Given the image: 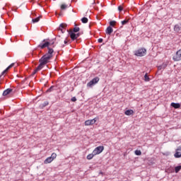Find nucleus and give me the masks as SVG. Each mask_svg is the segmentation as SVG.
I'll use <instances>...</instances> for the list:
<instances>
[{"mask_svg":"<svg viewBox=\"0 0 181 181\" xmlns=\"http://www.w3.org/2000/svg\"><path fill=\"white\" fill-rule=\"evenodd\" d=\"M47 49H48L47 53L44 54L39 59V62H42L45 65H47V63H49V60H50L52 57H53V53H54V50L53 49V48H51L50 47H49Z\"/></svg>","mask_w":181,"mask_h":181,"instance_id":"1","label":"nucleus"},{"mask_svg":"<svg viewBox=\"0 0 181 181\" xmlns=\"http://www.w3.org/2000/svg\"><path fill=\"white\" fill-rule=\"evenodd\" d=\"M134 56H137V57H144V56H146V49L144 47L139 48L134 51Z\"/></svg>","mask_w":181,"mask_h":181,"instance_id":"2","label":"nucleus"},{"mask_svg":"<svg viewBox=\"0 0 181 181\" xmlns=\"http://www.w3.org/2000/svg\"><path fill=\"white\" fill-rule=\"evenodd\" d=\"M50 46V42L46 41V39L43 40L42 42L37 46V48L39 49H45L47 47V49Z\"/></svg>","mask_w":181,"mask_h":181,"instance_id":"3","label":"nucleus"},{"mask_svg":"<svg viewBox=\"0 0 181 181\" xmlns=\"http://www.w3.org/2000/svg\"><path fill=\"white\" fill-rule=\"evenodd\" d=\"M57 156V154H56V153H52L51 156L47 158L45 160L44 163H45V165H47V163H52V162H53V160L56 159Z\"/></svg>","mask_w":181,"mask_h":181,"instance_id":"4","label":"nucleus"},{"mask_svg":"<svg viewBox=\"0 0 181 181\" xmlns=\"http://www.w3.org/2000/svg\"><path fill=\"white\" fill-rule=\"evenodd\" d=\"M99 81L100 78L98 76H96L87 83V87H90V88H91L93 86H95V84H97V83H98Z\"/></svg>","mask_w":181,"mask_h":181,"instance_id":"5","label":"nucleus"},{"mask_svg":"<svg viewBox=\"0 0 181 181\" xmlns=\"http://www.w3.org/2000/svg\"><path fill=\"white\" fill-rule=\"evenodd\" d=\"M40 64L37 66V67L34 70V71L32 74V76H35L37 73V71H40V70H42L46 66L43 62H39Z\"/></svg>","mask_w":181,"mask_h":181,"instance_id":"6","label":"nucleus"},{"mask_svg":"<svg viewBox=\"0 0 181 181\" xmlns=\"http://www.w3.org/2000/svg\"><path fill=\"white\" fill-rule=\"evenodd\" d=\"M173 60L174 62H180L181 60V50L179 49L176 52V54L173 57Z\"/></svg>","mask_w":181,"mask_h":181,"instance_id":"7","label":"nucleus"},{"mask_svg":"<svg viewBox=\"0 0 181 181\" xmlns=\"http://www.w3.org/2000/svg\"><path fill=\"white\" fill-rule=\"evenodd\" d=\"M104 151V146H99L93 150L94 155H100Z\"/></svg>","mask_w":181,"mask_h":181,"instance_id":"8","label":"nucleus"},{"mask_svg":"<svg viewBox=\"0 0 181 181\" xmlns=\"http://www.w3.org/2000/svg\"><path fill=\"white\" fill-rule=\"evenodd\" d=\"M81 35V33H69V36L71 39V40L74 41L76 40L78 37H80V35Z\"/></svg>","mask_w":181,"mask_h":181,"instance_id":"9","label":"nucleus"},{"mask_svg":"<svg viewBox=\"0 0 181 181\" xmlns=\"http://www.w3.org/2000/svg\"><path fill=\"white\" fill-rule=\"evenodd\" d=\"M174 157L177 159H179V158H181V146H178L175 150V153L174 154Z\"/></svg>","mask_w":181,"mask_h":181,"instance_id":"10","label":"nucleus"},{"mask_svg":"<svg viewBox=\"0 0 181 181\" xmlns=\"http://www.w3.org/2000/svg\"><path fill=\"white\" fill-rule=\"evenodd\" d=\"M174 31L175 33H181V23L176 24L174 26Z\"/></svg>","mask_w":181,"mask_h":181,"instance_id":"11","label":"nucleus"},{"mask_svg":"<svg viewBox=\"0 0 181 181\" xmlns=\"http://www.w3.org/2000/svg\"><path fill=\"white\" fill-rule=\"evenodd\" d=\"M97 122V119L95 118L90 119V120H86L85 122V125L88 126V125H94Z\"/></svg>","mask_w":181,"mask_h":181,"instance_id":"12","label":"nucleus"},{"mask_svg":"<svg viewBox=\"0 0 181 181\" xmlns=\"http://www.w3.org/2000/svg\"><path fill=\"white\" fill-rule=\"evenodd\" d=\"M170 107H172V108H175V110H179V108L181 107V105L179 103H171Z\"/></svg>","mask_w":181,"mask_h":181,"instance_id":"13","label":"nucleus"},{"mask_svg":"<svg viewBox=\"0 0 181 181\" xmlns=\"http://www.w3.org/2000/svg\"><path fill=\"white\" fill-rule=\"evenodd\" d=\"M13 91L12 88H7L6 90H5L3 92L2 95H4V97H5L6 95H9V94H11V93Z\"/></svg>","mask_w":181,"mask_h":181,"instance_id":"14","label":"nucleus"},{"mask_svg":"<svg viewBox=\"0 0 181 181\" xmlns=\"http://www.w3.org/2000/svg\"><path fill=\"white\" fill-rule=\"evenodd\" d=\"M112 32H114V29H112V27L108 26L106 28V30H105L106 35H111V33H112Z\"/></svg>","mask_w":181,"mask_h":181,"instance_id":"15","label":"nucleus"},{"mask_svg":"<svg viewBox=\"0 0 181 181\" xmlns=\"http://www.w3.org/2000/svg\"><path fill=\"white\" fill-rule=\"evenodd\" d=\"M66 26H67V24H66V23H61L59 25V30H61V32L62 33H64V31H63V29H66Z\"/></svg>","mask_w":181,"mask_h":181,"instance_id":"16","label":"nucleus"},{"mask_svg":"<svg viewBox=\"0 0 181 181\" xmlns=\"http://www.w3.org/2000/svg\"><path fill=\"white\" fill-rule=\"evenodd\" d=\"M67 32L69 33V35H70V33H78V32H80V28L75 27L72 31L67 30Z\"/></svg>","mask_w":181,"mask_h":181,"instance_id":"17","label":"nucleus"},{"mask_svg":"<svg viewBox=\"0 0 181 181\" xmlns=\"http://www.w3.org/2000/svg\"><path fill=\"white\" fill-rule=\"evenodd\" d=\"M94 156H95V154H94V151H93L92 153H90L87 156L86 159H88V160H91Z\"/></svg>","mask_w":181,"mask_h":181,"instance_id":"18","label":"nucleus"},{"mask_svg":"<svg viewBox=\"0 0 181 181\" xmlns=\"http://www.w3.org/2000/svg\"><path fill=\"white\" fill-rule=\"evenodd\" d=\"M125 115H134V110H127L124 112Z\"/></svg>","mask_w":181,"mask_h":181,"instance_id":"19","label":"nucleus"},{"mask_svg":"<svg viewBox=\"0 0 181 181\" xmlns=\"http://www.w3.org/2000/svg\"><path fill=\"white\" fill-rule=\"evenodd\" d=\"M166 67H168V64H163L158 66V70H162L163 69H166Z\"/></svg>","mask_w":181,"mask_h":181,"instance_id":"20","label":"nucleus"},{"mask_svg":"<svg viewBox=\"0 0 181 181\" xmlns=\"http://www.w3.org/2000/svg\"><path fill=\"white\" fill-rule=\"evenodd\" d=\"M109 25H110L109 26H110V28H115V25H117V21H110Z\"/></svg>","mask_w":181,"mask_h":181,"instance_id":"21","label":"nucleus"},{"mask_svg":"<svg viewBox=\"0 0 181 181\" xmlns=\"http://www.w3.org/2000/svg\"><path fill=\"white\" fill-rule=\"evenodd\" d=\"M47 105H49V102L45 101L43 103L40 105V107L43 109V108H45V107H47Z\"/></svg>","mask_w":181,"mask_h":181,"instance_id":"22","label":"nucleus"},{"mask_svg":"<svg viewBox=\"0 0 181 181\" xmlns=\"http://www.w3.org/2000/svg\"><path fill=\"white\" fill-rule=\"evenodd\" d=\"M128 22H129V18L128 17H127L125 20H124L121 22V23H122V26H124V25H127V23H128Z\"/></svg>","mask_w":181,"mask_h":181,"instance_id":"23","label":"nucleus"},{"mask_svg":"<svg viewBox=\"0 0 181 181\" xmlns=\"http://www.w3.org/2000/svg\"><path fill=\"white\" fill-rule=\"evenodd\" d=\"M39 21H40V16H38L35 18L32 19L33 23H37V22H39Z\"/></svg>","mask_w":181,"mask_h":181,"instance_id":"24","label":"nucleus"},{"mask_svg":"<svg viewBox=\"0 0 181 181\" xmlns=\"http://www.w3.org/2000/svg\"><path fill=\"white\" fill-rule=\"evenodd\" d=\"M180 170H181V165L175 167V173H179V172H180Z\"/></svg>","mask_w":181,"mask_h":181,"instance_id":"25","label":"nucleus"},{"mask_svg":"<svg viewBox=\"0 0 181 181\" xmlns=\"http://www.w3.org/2000/svg\"><path fill=\"white\" fill-rule=\"evenodd\" d=\"M54 88H56V86H52L49 88L47 90V93H52V91L54 90Z\"/></svg>","mask_w":181,"mask_h":181,"instance_id":"26","label":"nucleus"},{"mask_svg":"<svg viewBox=\"0 0 181 181\" xmlns=\"http://www.w3.org/2000/svg\"><path fill=\"white\" fill-rule=\"evenodd\" d=\"M81 21L82 23H88V18H87V17H83Z\"/></svg>","mask_w":181,"mask_h":181,"instance_id":"27","label":"nucleus"},{"mask_svg":"<svg viewBox=\"0 0 181 181\" xmlns=\"http://www.w3.org/2000/svg\"><path fill=\"white\" fill-rule=\"evenodd\" d=\"M144 81H151V78L148 76V73L144 75Z\"/></svg>","mask_w":181,"mask_h":181,"instance_id":"28","label":"nucleus"},{"mask_svg":"<svg viewBox=\"0 0 181 181\" xmlns=\"http://www.w3.org/2000/svg\"><path fill=\"white\" fill-rule=\"evenodd\" d=\"M134 153L136 156H141L142 155V152L140 150H136Z\"/></svg>","mask_w":181,"mask_h":181,"instance_id":"29","label":"nucleus"},{"mask_svg":"<svg viewBox=\"0 0 181 181\" xmlns=\"http://www.w3.org/2000/svg\"><path fill=\"white\" fill-rule=\"evenodd\" d=\"M67 8V5H66V4H62V6H61V9H62V11H64V10H66Z\"/></svg>","mask_w":181,"mask_h":181,"instance_id":"30","label":"nucleus"},{"mask_svg":"<svg viewBox=\"0 0 181 181\" xmlns=\"http://www.w3.org/2000/svg\"><path fill=\"white\" fill-rule=\"evenodd\" d=\"M13 66H15V63H12L11 64H10L6 69L8 71L10 69H12V67H13Z\"/></svg>","mask_w":181,"mask_h":181,"instance_id":"31","label":"nucleus"},{"mask_svg":"<svg viewBox=\"0 0 181 181\" xmlns=\"http://www.w3.org/2000/svg\"><path fill=\"white\" fill-rule=\"evenodd\" d=\"M117 9L119 12H122V11H124V8L122 7V6H119Z\"/></svg>","mask_w":181,"mask_h":181,"instance_id":"32","label":"nucleus"},{"mask_svg":"<svg viewBox=\"0 0 181 181\" xmlns=\"http://www.w3.org/2000/svg\"><path fill=\"white\" fill-rule=\"evenodd\" d=\"M71 101H72V103H76V101H77V98L76 97H73L71 98Z\"/></svg>","mask_w":181,"mask_h":181,"instance_id":"33","label":"nucleus"},{"mask_svg":"<svg viewBox=\"0 0 181 181\" xmlns=\"http://www.w3.org/2000/svg\"><path fill=\"white\" fill-rule=\"evenodd\" d=\"M55 15L57 16H62V15H63V13L60 12L59 13H57V11L55 12Z\"/></svg>","mask_w":181,"mask_h":181,"instance_id":"34","label":"nucleus"},{"mask_svg":"<svg viewBox=\"0 0 181 181\" xmlns=\"http://www.w3.org/2000/svg\"><path fill=\"white\" fill-rule=\"evenodd\" d=\"M103 38H99L98 40V43H103Z\"/></svg>","mask_w":181,"mask_h":181,"instance_id":"35","label":"nucleus"},{"mask_svg":"<svg viewBox=\"0 0 181 181\" xmlns=\"http://www.w3.org/2000/svg\"><path fill=\"white\" fill-rule=\"evenodd\" d=\"M8 70L5 69L1 74L4 76V74H6Z\"/></svg>","mask_w":181,"mask_h":181,"instance_id":"36","label":"nucleus"},{"mask_svg":"<svg viewBox=\"0 0 181 181\" xmlns=\"http://www.w3.org/2000/svg\"><path fill=\"white\" fill-rule=\"evenodd\" d=\"M26 80H28V78H25V79L21 81V83L22 84L25 83V81H26Z\"/></svg>","mask_w":181,"mask_h":181,"instance_id":"37","label":"nucleus"},{"mask_svg":"<svg viewBox=\"0 0 181 181\" xmlns=\"http://www.w3.org/2000/svg\"><path fill=\"white\" fill-rule=\"evenodd\" d=\"M64 45H67V44L69 43V41H67V40H65L64 41Z\"/></svg>","mask_w":181,"mask_h":181,"instance_id":"38","label":"nucleus"},{"mask_svg":"<svg viewBox=\"0 0 181 181\" xmlns=\"http://www.w3.org/2000/svg\"><path fill=\"white\" fill-rule=\"evenodd\" d=\"M31 15H32L33 16H36V13H35V12H33V11H32Z\"/></svg>","mask_w":181,"mask_h":181,"instance_id":"39","label":"nucleus"},{"mask_svg":"<svg viewBox=\"0 0 181 181\" xmlns=\"http://www.w3.org/2000/svg\"><path fill=\"white\" fill-rule=\"evenodd\" d=\"M53 45H54V41H53L52 42H50L51 46H53Z\"/></svg>","mask_w":181,"mask_h":181,"instance_id":"40","label":"nucleus"},{"mask_svg":"<svg viewBox=\"0 0 181 181\" xmlns=\"http://www.w3.org/2000/svg\"><path fill=\"white\" fill-rule=\"evenodd\" d=\"M99 174H100V175H104V173H103L102 171H100V172L99 173Z\"/></svg>","mask_w":181,"mask_h":181,"instance_id":"41","label":"nucleus"},{"mask_svg":"<svg viewBox=\"0 0 181 181\" xmlns=\"http://www.w3.org/2000/svg\"><path fill=\"white\" fill-rule=\"evenodd\" d=\"M95 1H93V3H92V4H93V5H95Z\"/></svg>","mask_w":181,"mask_h":181,"instance_id":"42","label":"nucleus"},{"mask_svg":"<svg viewBox=\"0 0 181 181\" xmlns=\"http://www.w3.org/2000/svg\"><path fill=\"white\" fill-rule=\"evenodd\" d=\"M72 2H77V0H72Z\"/></svg>","mask_w":181,"mask_h":181,"instance_id":"43","label":"nucleus"},{"mask_svg":"<svg viewBox=\"0 0 181 181\" xmlns=\"http://www.w3.org/2000/svg\"><path fill=\"white\" fill-rule=\"evenodd\" d=\"M1 78H2V75L1 74V75H0V79H1Z\"/></svg>","mask_w":181,"mask_h":181,"instance_id":"44","label":"nucleus"},{"mask_svg":"<svg viewBox=\"0 0 181 181\" xmlns=\"http://www.w3.org/2000/svg\"><path fill=\"white\" fill-rule=\"evenodd\" d=\"M17 77H22V76H19V75H17Z\"/></svg>","mask_w":181,"mask_h":181,"instance_id":"45","label":"nucleus"},{"mask_svg":"<svg viewBox=\"0 0 181 181\" xmlns=\"http://www.w3.org/2000/svg\"><path fill=\"white\" fill-rule=\"evenodd\" d=\"M89 28H91V25H89Z\"/></svg>","mask_w":181,"mask_h":181,"instance_id":"46","label":"nucleus"},{"mask_svg":"<svg viewBox=\"0 0 181 181\" xmlns=\"http://www.w3.org/2000/svg\"><path fill=\"white\" fill-rule=\"evenodd\" d=\"M0 84H2V82H0Z\"/></svg>","mask_w":181,"mask_h":181,"instance_id":"47","label":"nucleus"},{"mask_svg":"<svg viewBox=\"0 0 181 181\" xmlns=\"http://www.w3.org/2000/svg\"><path fill=\"white\" fill-rule=\"evenodd\" d=\"M35 64L36 65V64H37V63H35Z\"/></svg>","mask_w":181,"mask_h":181,"instance_id":"48","label":"nucleus"}]
</instances>
